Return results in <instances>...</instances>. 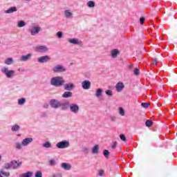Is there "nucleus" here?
I'll return each instance as SVG.
<instances>
[{
  "label": "nucleus",
  "instance_id": "f257e3e1",
  "mask_svg": "<svg viewBox=\"0 0 177 177\" xmlns=\"http://www.w3.org/2000/svg\"><path fill=\"white\" fill-rule=\"evenodd\" d=\"M65 82L64 78L62 76H55L50 80V85L56 87L63 86Z\"/></svg>",
  "mask_w": 177,
  "mask_h": 177
},
{
  "label": "nucleus",
  "instance_id": "f03ea898",
  "mask_svg": "<svg viewBox=\"0 0 177 177\" xmlns=\"http://www.w3.org/2000/svg\"><path fill=\"white\" fill-rule=\"evenodd\" d=\"M1 73H3V74H5L7 78H13L16 72L13 70L9 71V68L8 67H3V68H1Z\"/></svg>",
  "mask_w": 177,
  "mask_h": 177
},
{
  "label": "nucleus",
  "instance_id": "7ed1b4c3",
  "mask_svg": "<svg viewBox=\"0 0 177 177\" xmlns=\"http://www.w3.org/2000/svg\"><path fill=\"white\" fill-rule=\"evenodd\" d=\"M70 147V142L68 140H63L56 144L57 149H67Z\"/></svg>",
  "mask_w": 177,
  "mask_h": 177
},
{
  "label": "nucleus",
  "instance_id": "20e7f679",
  "mask_svg": "<svg viewBox=\"0 0 177 177\" xmlns=\"http://www.w3.org/2000/svg\"><path fill=\"white\" fill-rule=\"evenodd\" d=\"M34 49L37 53H46L49 50L46 46H36Z\"/></svg>",
  "mask_w": 177,
  "mask_h": 177
},
{
  "label": "nucleus",
  "instance_id": "39448f33",
  "mask_svg": "<svg viewBox=\"0 0 177 177\" xmlns=\"http://www.w3.org/2000/svg\"><path fill=\"white\" fill-rule=\"evenodd\" d=\"M67 69H66V67L63 66L62 65H57L52 69L53 73H65Z\"/></svg>",
  "mask_w": 177,
  "mask_h": 177
},
{
  "label": "nucleus",
  "instance_id": "423d86ee",
  "mask_svg": "<svg viewBox=\"0 0 177 177\" xmlns=\"http://www.w3.org/2000/svg\"><path fill=\"white\" fill-rule=\"evenodd\" d=\"M50 106L53 107V109H59L60 107V102L57 100L52 99L50 100Z\"/></svg>",
  "mask_w": 177,
  "mask_h": 177
},
{
  "label": "nucleus",
  "instance_id": "0eeeda50",
  "mask_svg": "<svg viewBox=\"0 0 177 177\" xmlns=\"http://www.w3.org/2000/svg\"><path fill=\"white\" fill-rule=\"evenodd\" d=\"M70 111L73 114H78V111H80V106L76 104H72L70 105Z\"/></svg>",
  "mask_w": 177,
  "mask_h": 177
},
{
  "label": "nucleus",
  "instance_id": "6e6552de",
  "mask_svg": "<svg viewBox=\"0 0 177 177\" xmlns=\"http://www.w3.org/2000/svg\"><path fill=\"white\" fill-rule=\"evenodd\" d=\"M49 60H50V57L48 55L41 56L37 59L39 63H48Z\"/></svg>",
  "mask_w": 177,
  "mask_h": 177
},
{
  "label": "nucleus",
  "instance_id": "1a4fd4ad",
  "mask_svg": "<svg viewBox=\"0 0 177 177\" xmlns=\"http://www.w3.org/2000/svg\"><path fill=\"white\" fill-rule=\"evenodd\" d=\"M41 31L40 26H33L32 29L30 30V34L32 36L37 35Z\"/></svg>",
  "mask_w": 177,
  "mask_h": 177
},
{
  "label": "nucleus",
  "instance_id": "9d476101",
  "mask_svg": "<svg viewBox=\"0 0 177 177\" xmlns=\"http://www.w3.org/2000/svg\"><path fill=\"white\" fill-rule=\"evenodd\" d=\"M31 57H32V54L28 53L26 55H22L20 57V60L21 62H28V60L31 59Z\"/></svg>",
  "mask_w": 177,
  "mask_h": 177
},
{
  "label": "nucleus",
  "instance_id": "9b49d317",
  "mask_svg": "<svg viewBox=\"0 0 177 177\" xmlns=\"http://www.w3.org/2000/svg\"><path fill=\"white\" fill-rule=\"evenodd\" d=\"M83 89H89L91 88V82L89 80H84L82 82Z\"/></svg>",
  "mask_w": 177,
  "mask_h": 177
},
{
  "label": "nucleus",
  "instance_id": "f8f14e48",
  "mask_svg": "<svg viewBox=\"0 0 177 177\" xmlns=\"http://www.w3.org/2000/svg\"><path fill=\"white\" fill-rule=\"evenodd\" d=\"M68 42L70 44H73V45H82V41L78 39H68Z\"/></svg>",
  "mask_w": 177,
  "mask_h": 177
},
{
  "label": "nucleus",
  "instance_id": "ddd939ff",
  "mask_svg": "<svg viewBox=\"0 0 177 177\" xmlns=\"http://www.w3.org/2000/svg\"><path fill=\"white\" fill-rule=\"evenodd\" d=\"M32 138H27L22 140V146H28L30 143H32Z\"/></svg>",
  "mask_w": 177,
  "mask_h": 177
},
{
  "label": "nucleus",
  "instance_id": "4468645a",
  "mask_svg": "<svg viewBox=\"0 0 177 177\" xmlns=\"http://www.w3.org/2000/svg\"><path fill=\"white\" fill-rule=\"evenodd\" d=\"M11 167L13 169H16L21 165V162H17L16 160H12L11 162Z\"/></svg>",
  "mask_w": 177,
  "mask_h": 177
},
{
  "label": "nucleus",
  "instance_id": "2eb2a0df",
  "mask_svg": "<svg viewBox=\"0 0 177 177\" xmlns=\"http://www.w3.org/2000/svg\"><path fill=\"white\" fill-rule=\"evenodd\" d=\"M64 16L66 19H73V12L70 10H66L64 11Z\"/></svg>",
  "mask_w": 177,
  "mask_h": 177
},
{
  "label": "nucleus",
  "instance_id": "dca6fc26",
  "mask_svg": "<svg viewBox=\"0 0 177 177\" xmlns=\"http://www.w3.org/2000/svg\"><path fill=\"white\" fill-rule=\"evenodd\" d=\"M118 55H120V50L118 49H113L111 51V56L113 59H115Z\"/></svg>",
  "mask_w": 177,
  "mask_h": 177
},
{
  "label": "nucleus",
  "instance_id": "f3484780",
  "mask_svg": "<svg viewBox=\"0 0 177 177\" xmlns=\"http://www.w3.org/2000/svg\"><path fill=\"white\" fill-rule=\"evenodd\" d=\"M61 167L63 169H65V171H70V169H71V165L66 162L62 163Z\"/></svg>",
  "mask_w": 177,
  "mask_h": 177
},
{
  "label": "nucleus",
  "instance_id": "a211bd4d",
  "mask_svg": "<svg viewBox=\"0 0 177 177\" xmlns=\"http://www.w3.org/2000/svg\"><path fill=\"white\" fill-rule=\"evenodd\" d=\"M102 93H103V90L102 89H98L97 90L95 93V96L99 99L100 100H103V97L102 96Z\"/></svg>",
  "mask_w": 177,
  "mask_h": 177
},
{
  "label": "nucleus",
  "instance_id": "6ab92c4d",
  "mask_svg": "<svg viewBox=\"0 0 177 177\" xmlns=\"http://www.w3.org/2000/svg\"><path fill=\"white\" fill-rule=\"evenodd\" d=\"M60 107H61V110H67V109H68V106L70 104V102H65L64 103H61L60 102Z\"/></svg>",
  "mask_w": 177,
  "mask_h": 177
},
{
  "label": "nucleus",
  "instance_id": "aec40b11",
  "mask_svg": "<svg viewBox=\"0 0 177 177\" xmlns=\"http://www.w3.org/2000/svg\"><path fill=\"white\" fill-rule=\"evenodd\" d=\"M14 12H17V8L11 7L8 10L4 11V13L10 14V13H14Z\"/></svg>",
  "mask_w": 177,
  "mask_h": 177
},
{
  "label": "nucleus",
  "instance_id": "412c9836",
  "mask_svg": "<svg viewBox=\"0 0 177 177\" xmlns=\"http://www.w3.org/2000/svg\"><path fill=\"white\" fill-rule=\"evenodd\" d=\"M124 88H125V85H124V83L121 82H119L118 83H117L115 86L116 89H124Z\"/></svg>",
  "mask_w": 177,
  "mask_h": 177
},
{
  "label": "nucleus",
  "instance_id": "4be33fe9",
  "mask_svg": "<svg viewBox=\"0 0 177 177\" xmlns=\"http://www.w3.org/2000/svg\"><path fill=\"white\" fill-rule=\"evenodd\" d=\"M5 64L7 66H10V64H13V58L9 57L4 61Z\"/></svg>",
  "mask_w": 177,
  "mask_h": 177
},
{
  "label": "nucleus",
  "instance_id": "5701e85b",
  "mask_svg": "<svg viewBox=\"0 0 177 177\" xmlns=\"http://www.w3.org/2000/svg\"><path fill=\"white\" fill-rule=\"evenodd\" d=\"M75 88L74 84L68 83L64 85V89H73Z\"/></svg>",
  "mask_w": 177,
  "mask_h": 177
},
{
  "label": "nucleus",
  "instance_id": "b1692460",
  "mask_svg": "<svg viewBox=\"0 0 177 177\" xmlns=\"http://www.w3.org/2000/svg\"><path fill=\"white\" fill-rule=\"evenodd\" d=\"M20 130V126H19V124H14L12 128H11V131H12V132H17V131Z\"/></svg>",
  "mask_w": 177,
  "mask_h": 177
},
{
  "label": "nucleus",
  "instance_id": "393cba45",
  "mask_svg": "<svg viewBox=\"0 0 177 177\" xmlns=\"http://www.w3.org/2000/svg\"><path fill=\"white\" fill-rule=\"evenodd\" d=\"M34 175L32 171H27L25 174H21V177H32Z\"/></svg>",
  "mask_w": 177,
  "mask_h": 177
},
{
  "label": "nucleus",
  "instance_id": "a878e982",
  "mask_svg": "<svg viewBox=\"0 0 177 177\" xmlns=\"http://www.w3.org/2000/svg\"><path fill=\"white\" fill-rule=\"evenodd\" d=\"M92 153L93 154H97L99 153V145H95L92 149Z\"/></svg>",
  "mask_w": 177,
  "mask_h": 177
},
{
  "label": "nucleus",
  "instance_id": "bb28decb",
  "mask_svg": "<svg viewBox=\"0 0 177 177\" xmlns=\"http://www.w3.org/2000/svg\"><path fill=\"white\" fill-rule=\"evenodd\" d=\"M43 147H45V149H50V147H52V143L47 141L43 144Z\"/></svg>",
  "mask_w": 177,
  "mask_h": 177
},
{
  "label": "nucleus",
  "instance_id": "cd10ccee",
  "mask_svg": "<svg viewBox=\"0 0 177 177\" xmlns=\"http://www.w3.org/2000/svg\"><path fill=\"white\" fill-rule=\"evenodd\" d=\"M71 95H72L71 92H70V91H66V92L62 95V96H63V97L67 98V97H71Z\"/></svg>",
  "mask_w": 177,
  "mask_h": 177
},
{
  "label": "nucleus",
  "instance_id": "c85d7f7f",
  "mask_svg": "<svg viewBox=\"0 0 177 177\" xmlns=\"http://www.w3.org/2000/svg\"><path fill=\"white\" fill-rule=\"evenodd\" d=\"M0 174H1V175H3L4 176L6 177H9L10 176V173L9 172H5V171H3V169H0Z\"/></svg>",
  "mask_w": 177,
  "mask_h": 177
},
{
  "label": "nucleus",
  "instance_id": "c756f323",
  "mask_svg": "<svg viewBox=\"0 0 177 177\" xmlns=\"http://www.w3.org/2000/svg\"><path fill=\"white\" fill-rule=\"evenodd\" d=\"M15 146L16 149L18 150H21V149H23V142H21V144H20V142H16Z\"/></svg>",
  "mask_w": 177,
  "mask_h": 177
},
{
  "label": "nucleus",
  "instance_id": "7c9ffc66",
  "mask_svg": "<svg viewBox=\"0 0 177 177\" xmlns=\"http://www.w3.org/2000/svg\"><path fill=\"white\" fill-rule=\"evenodd\" d=\"M26 26V22L24 21H19L17 24V27L21 28V27H24Z\"/></svg>",
  "mask_w": 177,
  "mask_h": 177
},
{
  "label": "nucleus",
  "instance_id": "2f4dec72",
  "mask_svg": "<svg viewBox=\"0 0 177 177\" xmlns=\"http://www.w3.org/2000/svg\"><path fill=\"white\" fill-rule=\"evenodd\" d=\"M87 6H88V8H95V1H89L87 3Z\"/></svg>",
  "mask_w": 177,
  "mask_h": 177
},
{
  "label": "nucleus",
  "instance_id": "473e14b6",
  "mask_svg": "<svg viewBox=\"0 0 177 177\" xmlns=\"http://www.w3.org/2000/svg\"><path fill=\"white\" fill-rule=\"evenodd\" d=\"M145 125L146 127H148V128H150V127H151L153 125V121L151 120H147L145 122Z\"/></svg>",
  "mask_w": 177,
  "mask_h": 177
},
{
  "label": "nucleus",
  "instance_id": "72a5a7b5",
  "mask_svg": "<svg viewBox=\"0 0 177 177\" xmlns=\"http://www.w3.org/2000/svg\"><path fill=\"white\" fill-rule=\"evenodd\" d=\"M49 165L50 167H55V165H56V160L51 159L49 160Z\"/></svg>",
  "mask_w": 177,
  "mask_h": 177
},
{
  "label": "nucleus",
  "instance_id": "f704fd0d",
  "mask_svg": "<svg viewBox=\"0 0 177 177\" xmlns=\"http://www.w3.org/2000/svg\"><path fill=\"white\" fill-rule=\"evenodd\" d=\"M4 168L5 169H10V168H12L11 162H10L6 163L4 165Z\"/></svg>",
  "mask_w": 177,
  "mask_h": 177
},
{
  "label": "nucleus",
  "instance_id": "c9c22d12",
  "mask_svg": "<svg viewBox=\"0 0 177 177\" xmlns=\"http://www.w3.org/2000/svg\"><path fill=\"white\" fill-rule=\"evenodd\" d=\"M24 103H26V98H21L18 100V104L19 105H22L24 104Z\"/></svg>",
  "mask_w": 177,
  "mask_h": 177
},
{
  "label": "nucleus",
  "instance_id": "e433bc0d",
  "mask_svg": "<svg viewBox=\"0 0 177 177\" xmlns=\"http://www.w3.org/2000/svg\"><path fill=\"white\" fill-rule=\"evenodd\" d=\"M141 106L142 107H143V109H149V106H150V104L147 102H142L141 103Z\"/></svg>",
  "mask_w": 177,
  "mask_h": 177
},
{
  "label": "nucleus",
  "instance_id": "4c0bfd02",
  "mask_svg": "<svg viewBox=\"0 0 177 177\" xmlns=\"http://www.w3.org/2000/svg\"><path fill=\"white\" fill-rule=\"evenodd\" d=\"M103 154L106 158H109V155L110 154V152L107 149H104L103 151Z\"/></svg>",
  "mask_w": 177,
  "mask_h": 177
},
{
  "label": "nucleus",
  "instance_id": "58836bf2",
  "mask_svg": "<svg viewBox=\"0 0 177 177\" xmlns=\"http://www.w3.org/2000/svg\"><path fill=\"white\" fill-rule=\"evenodd\" d=\"M35 177H42V171H37L35 174Z\"/></svg>",
  "mask_w": 177,
  "mask_h": 177
},
{
  "label": "nucleus",
  "instance_id": "ea45409f",
  "mask_svg": "<svg viewBox=\"0 0 177 177\" xmlns=\"http://www.w3.org/2000/svg\"><path fill=\"white\" fill-rule=\"evenodd\" d=\"M119 113H120V115H122V116L125 115V111H124V109H122V108L119 109Z\"/></svg>",
  "mask_w": 177,
  "mask_h": 177
},
{
  "label": "nucleus",
  "instance_id": "a19ab883",
  "mask_svg": "<svg viewBox=\"0 0 177 177\" xmlns=\"http://www.w3.org/2000/svg\"><path fill=\"white\" fill-rule=\"evenodd\" d=\"M105 93L107 96H113V91H111V90H107L105 91Z\"/></svg>",
  "mask_w": 177,
  "mask_h": 177
},
{
  "label": "nucleus",
  "instance_id": "79ce46f5",
  "mask_svg": "<svg viewBox=\"0 0 177 177\" xmlns=\"http://www.w3.org/2000/svg\"><path fill=\"white\" fill-rule=\"evenodd\" d=\"M120 138L121 140H122L123 142L127 141V138L125 137V135L120 134Z\"/></svg>",
  "mask_w": 177,
  "mask_h": 177
},
{
  "label": "nucleus",
  "instance_id": "37998d69",
  "mask_svg": "<svg viewBox=\"0 0 177 177\" xmlns=\"http://www.w3.org/2000/svg\"><path fill=\"white\" fill-rule=\"evenodd\" d=\"M57 36L58 38H63V32H62V31L57 32Z\"/></svg>",
  "mask_w": 177,
  "mask_h": 177
},
{
  "label": "nucleus",
  "instance_id": "c03bdc74",
  "mask_svg": "<svg viewBox=\"0 0 177 177\" xmlns=\"http://www.w3.org/2000/svg\"><path fill=\"white\" fill-rule=\"evenodd\" d=\"M134 74H135V75H139V74H140L139 68H135V69H134Z\"/></svg>",
  "mask_w": 177,
  "mask_h": 177
},
{
  "label": "nucleus",
  "instance_id": "a18cd8bd",
  "mask_svg": "<svg viewBox=\"0 0 177 177\" xmlns=\"http://www.w3.org/2000/svg\"><path fill=\"white\" fill-rule=\"evenodd\" d=\"M82 151H83V153H86V154H88L89 149L86 147H83Z\"/></svg>",
  "mask_w": 177,
  "mask_h": 177
},
{
  "label": "nucleus",
  "instance_id": "49530a36",
  "mask_svg": "<svg viewBox=\"0 0 177 177\" xmlns=\"http://www.w3.org/2000/svg\"><path fill=\"white\" fill-rule=\"evenodd\" d=\"M99 176H104V170H100L98 172Z\"/></svg>",
  "mask_w": 177,
  "mask_h": 177
},
{
  "label": "nucleus",
  "instance_id": "de8ad7c7",
  "mask_svg": "<svg viewBox=\"0 0 177 177\" xmlns=\"http://www.w3.org/2000/svg\"><path fill=\"white\" fill-rule=\"evenodd\" d=\"M110 120H111V121H112V122H115V120H116L115 116L111 115L110 116Z\"/></svg>",
  "mask_w": 177,
  "mask_h": 177
},
{
  "label": "nucleus",
  "instance_id": "09e8293b",
  "mask_svg": "<svg viewBox=\"0 0 177 177\" xmlns=\"http://www.w3.org/2000/svg\"><path fill=\"white\" fill-rule=\"evenodd\" d=\"M145 20H146V18L145 17H141L140 19V24H143L145 23Z\"/></svg>",
  "mask_w": 177,
  "mask_h": 177
},
{
  "label": "nucleus",
  "instance_id": "8fccbe9b",
  "mask_svg": "<svg viewBox=\"0 0 177 177\" xmlns=\"http://www.w3.org/2000/svg\"><path fill=\"white\" fill-rule=\"evenodd\" d=\"M157 63H158V60L157 59H153V66H157Z\"/></svg>",
  "mask_w": 177,
  "mask_h": 177
},
{
  "label": "nucleus",
  "instance_id": "3c124183",
  "mask_svg": "<svg viewBox=\"0 0 177 177\" xmlns=\"http://www.w3.org/2000/svg\"><path fill=\"white\" fill-rule=\"evenodd\" d=\"M53 177H62V174H54L52 176Z\"/></svg>",
  "mask_w": 177,
  "mask_h": 177
},
{
  "label": "nucleus",
  "instance_id": "603ef678",
  "mask_svg": "<svg viewBox=\"0 0 177 177\" xmlns=\"http://www.w3.org/2000/svg\"><path fill=\"white\" fill-rule=\"evenodd\" d=\"M117 147V142H114L111 146V149H115Z\"/></svg>",
  "mask_w": 177,
  "mask_h": 177
},
{
  "label": "nucleus",
  "instance_id": "864d4df0",
  "mask_svg": "<svg viewBox=\"0 0 177 177\" xmlns=\"http://www.w3.org/2000/svg\"><path fill=\"white\" fill-rule=\"evenodd\" d=\"M129 68H130V70H132V68H133V65L132 64L129 65Z\"/></svg>",
  "mask_w": 177,
  "mask_h": 177
},
{
  "label": "nucleus",
  "instance_id": "5fc2aeb1",
  "mask_svg": "<svg viewBox=\"0 0 177 177\" xmlns=\"http://www.w3.org/2000/svg\"><path fill=\"white\" fill-rule=\"evenodd\" d=\"M121 91H122V89H117L118 92H121Z\"/></svg>",
  "mask_w": 177,
  "mask_h": 177
},
{
  "label": "nucleus",
  "instance_id": "6e6d98bb",
  "mask_svg": "<svg viewBox=\"0 0 177 177\" xmlns=\"http://www.w3.org/2000/svg\"><path fill=\"white\" fill-rule=\"evenodd\" d=\"M2 160V157H1V156H0V161Z\"/></svg>",
  "mask_w": 177,
  "mask_h": 177
},
{
  "label": "nucleus",
  "instance_id": "4d7b16f0",
  "mask_svg": "<svg viewBox=\"0 0 177 177\" xmlns=\"http://www.w3.org/2000/svg\"><path fill=\"white\" fill-rule=\"evenodd\" d=\"M26 1H31V0H26Z\"/></svg>",
  "mask_w": 177,
  "mask_h": 177
}]
</instances>
